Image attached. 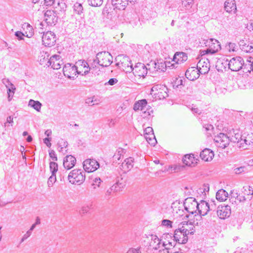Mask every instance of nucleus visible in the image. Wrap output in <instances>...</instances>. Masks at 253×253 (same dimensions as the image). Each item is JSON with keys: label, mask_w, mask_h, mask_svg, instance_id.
Wrapping results in <instances>:
<instances>
[{"label": "nucleus", "mask_w": 253, "mask_h": 253, "mask_svg": "<svg viewBox=\"0 0 253 253\" xmlns=\"http://www.w3.org/2000/svg\"><path fill=\"white\" fill-rule=\"evenodd\" d=\"M152 242L150 244L155 250L161 249L162 247V244L161 240L156 235L152 236Z\"/></svg>", "instance_id": "f704fd0d"}, {"label": "nucleus", "mask_w": 253, "mask_h": 253, "mask_svg": "<svg viewBox=\"0 0 253 253\" xmlns=\"http://www.w3.org/2000/svg\"><path fill=\"white\" fill-rule=\"evenodd\" d=\"M183 163L187 166L194 167L197 164L198 159L193 154H186L182 159Z\"/></svg>", "instance_id": "393cba45"}, {"label": "nucleus", "mask_w": 253, "mask_h": 253, "mask_svg": "<svg viewBox=\"0 0 253 253\" xmlns=\"http://www.w3.org/2000/svg\"><path fill=\"white\" fill-rule=\"evenodd\" d=\"M22 28L24 30H26L25 34L26 37L31 38L33 35V28L29 24L26 23L23 24Z\"/></svg>", "instance_id": "4c0bfd02"}, {"label": "nucleus", "mask_w": 253, "mask_h": 253, "mask_svg": "<svg viewBox=\"0 0 253 253\" xmlns=\"http://www.w3.org/2000/svg\"><path fill=\"white\" fill-rule=\"evenodd\" d=\"M190 218L189 221H183L178 224V227L187 235L193 234L195 232V225L199 224H194V221L196 220L194 217H188Z\"/></svg>", "instance_id": "6e6552de"}, {"label": "nucleus", "mask_w": 253, "mask_h": 253, "mask_svg": "<svg viewBox=\"0 0 253 253\" xmlns=\"http://www.w3.org/2000/svg\"><path fill=\"white\" fill-rule=\"evenodd\" d=\"M198 203L196 199L192 197L187 198L185 200L184 206L186 211L189 213L187 217H193L197 213Z\"/></svg>", "instance_id": "423d86ee"}, {"label": "nucleus", "mask_w": 253, "mask_h": 253, "mask_svg": "<svg viewBox=\"0 0 253 253\" xmlns=\"http://www.w3.org/2000/svg\"><path fill=\"white\" fill-rule=\"evenodd\" d=\"M15 36L17 38L18 40H23V37L26 36L25 34H23L20 31H17L15 33Z\"/></svg>", "instance_id": "5fc2aeb1"}, {"label": "nucleus", "mask_w": 253, "mask_h": 253, "mask_svg": "<svg viewBox=\"0 0 253 253\" xmlns=\"http://www.w3.org/2000/svg\"><path fill=\"white\" fill-rule=\"evenodd\" d=\"M94 98H95V97L93 96L92 98H89L87 99L86 100V103L87 104H91V103H93L94 101H96V99L94 100Z\"/></svg>", "instance_id": "338daca9"}, {"label": "nucleus", "mask_w": 253, "mask_h": 253, "mask_svg": "<svg viewBox=\"0 0 253 253\" xmlns=\"http://www.w3.org/2000/svg\"><path fill=\"white\" fill-rule=\"evenodd\" d=\"M191 110L194 113L199 114L201 113V110L195 106H192L191 108Z\"/></svg>", "instance_id": "69168bd1"}, {"label": "nucleus", "mask_w": 253, "mask_h": 253, "mask_svg": "<svg viewBox=\"0 0 253 253\" xmlns=\"http://www.w3.org/2000/svg\"><path fill=\"white\" fill-rule=\"evenodd\" d=\"M13 123V117L12 116H9L7 117L6 122L4 123V126H7V124H10L12 126Z\"/></svg>", "instance_id": "864d4df0"}, {"label": "nucleus", "mask_w": 253, "mask_h": 253, "mask_svg": "<svg viewBox=\"0 0 253 253\" xmlns=\"http://www.w3.org/2000/svg\"><path fill=\"white\" fill-rule=\"evenodd\" d=\"M226 62L228 64L229 68L233 71H239L244 64L243 59L239 56L233 57L229 61L226 60Z\"/></svg>", "instance_id": "9d476101"}, {"label": "nucleus", "mask_w": 253, "mask_h": 253, "mask_svg": "<svg viewBox=\"0 0 253 253\" xmlns=\"http://www.w3.org/2000/svg\"><path fill=\"white\" fill-rule=\"evenodd\" d=\"M55 0H44L46 5H51L54 2Z\"/></svg>", "instance_id": "774afa93"}, {"label": "nucleus", "mask_w": 253, "mask_h": 253, "mask_svg": "<svg viewBox=\"0 0 253 253\" xmlns=\"http://www.w3.org/2000/svg\"><path fill=\"white\" fill-rule=\"evenodd\" d=\"M176 222L171 221L168 219H163L162 221V225L168 228H172L173 227H175Z\"/></svg>", "instance_id": "79ce46f5"}, {"label": "nucleus", "mask_w": 253, "mask_h": 253, "mask_svg": "<svg viewBox=\"0 0 253 253\" xmlns=\"http://www.w3.org/2000/svg\"><path fill=\"white\" fill-rule=\"evenodd\" d=\"M144 137L147 141L151 145L155 146L157 140L151 127H147L144 130Z\"/></svg>", "instance_id": "4be33fe9"}, {"label": "nucleus", "mask_w": 253, "mask_h": 253, "mask_svg": "<svg viewBox=\"0 0 253 253\" xmlns=\"http://www.w3.org/2000/svg\"><path fill=\"white\" fill-rule=\"evenodd\" d=\"M147 68L144 64L141 63H137L134 66L132 67L133 73L135 76L139 77H144L147 73Z\"/></svg>", "instance_id": "6ab92c4d"}, {"label": "nucleus", "mask_w": 253, "mask_h": 253, "mask_svg": "<svg viewBox=\"0 0 253 253\" xmlns=\"http://www.w3.org/2000/svg\"><path fill=\"white\" fill-rule=\"evenodd\" d=\"M174 242L172 243L169 241L163 242L162 248H164V249L160 250V253H171L169 250L171 247L174 246Z\"/></svg>", "instance_id": "c9c22d12"}, {"label": "nucleus", "mask_w": 253, "mask_h": 253, "mask_svg": "<svg viewBox=\"0 0 253 253\" xmlns=\"http://www.w3.org/2000/svg\"><path fill=\"white\" fill-rule=\"evenodd\" d=\"M242 49L246 52L251 53L253 52V42L242 45Z\"/></svg>", "instance_id": "49530a36"}, {"label": "nucleus", "mask_w": 253, "mask_h": 253, "mask_svg": "<svg viewBox=\"0 0 253 253\" xmlns=\"http://www.w3.org/2000/svg\"><path fill=\"white\" fill-rule=\"evenodd\" d=\"M228 193L223 189L219 190L216 194V199L220 202L224 201L228 197Z\"/></svg>", "instance_id": "e433bc0d"}, {"label": "nucleus", "mask_w": 253, "mask_h": 253, "mask_svg": "<svg viewBox=\"0 0 253 253\" xmlns=\"http://www.w3.org/2000/svg\"><path fill=\"white\" fill-rule=\"evenodd\" d=\"M201 43L202 45L204 44L205 46L208 47L210 54H211L215 53L221 48L219 42L213 39L204 40Z\"/></svg>", "instance_id": "9b49d317"}, {"label": "nucleus", "mask_w": 253, "mask_h": 253, "mask_svg": "<svg viewBox=\"0 0 253 253\" xmlns=\"http://www.w3.org/2000/svg\"><path fill=\"white\" fill-rule=\"evenodd\" d=\"M245 66L250 67L251 70L253 71V58H251L250 60H248Z\"/></svg>", "instance_id": "13d9d810"}, {"label": "nucleus", "mask_w": 253, "mask_h": 253, "mask_svg": "<svg viewBox=\"0 0 253 253\" xmlns=\"http://www.w3.org/2000/svg\"><path fill=\"white\" fill-rule=\"evenodd\" d=\"M91 205H87L84 206L81 209V210L80 211V213L82 215L87 213L88 212V211L91 209Z\"/></svg>", "instance_id": "09e8293b"}, {"label": "nucleus", "mask_w": 253, "mask_h": 253, "mask_svg": "<svg viewBox=\"0 0 253 253\" xmlns=\"http://www.w3.org/2000/svg\"><path fill=\"white\" fill-rule=\"evenodd\" d=\"M199 72L198 69L194 67H191L188 69L185 72V76L187 78L192 81L197 79L199 76Z\"/></svg>", "instance_id": "7c9ffc66"}, {"label": "nucleus", "mask_w": 253, "mask_h": 253, "mask_svg": "<svg viewBox=\"0 0 253 253\" xmlns=\"http://www.w3.org/2000/svg\"><path fill=\"white\" fill-rule=\"evenodd\" d=\"M68 178L71 184L80 185L85 180V173L81 169H74L70 172Z\"/></svg>", "instance_id": "7ed1b4c3"}, {"label": "nucleus", "mask_w": 253, "mask_h": 253, "mask_svg": "<svg viewBox=\"0 0 253 253\" xmlns=\"http://www.w3.org/2000/svg\"><path fill=\"white\" fill-rule=\"evenodd\" d=\"M214 141L217 147L225 148L229 144V137L223 133H220L215 136Z\"/></svg>", "instance_id": "ddd939ff"}, {"label": "nucleus", "mask_w": 253, "mask_h": 253, "mask_svg": "<svg viewBox=\"0 0 253 253\" xmlns=\"http://www.w3.org/2000/svg\"><path fill=\"white\" fill-rule=\"evenodd\" d=\"M28 106L33 108L37 111L40 112L42 107V104L38 101L30 99L29 101Z\"/></svg>", "instance_id": "ea45409f"}, {"label": "nucleus", "mask_w": 253, "mask_h": 253, "mask_svg": "<svg viewBox=\"0 0 253 253\" xmlns=\"http://www.w3.org/2000/svg\"><path fill=\"white\" fill-rule=\"evenodd\" d=\"M246 168L245 167H240L234 169V172L237 174H241L245 171Z\"/></svg>", "instance_id": "603ef678"}, {"label": "nucleus", "mask_w": 253, "mask_h": 253, "mask_svg": "<svg viewBox=\"0 0 253 253\" xmlns=\"http://www.w3.org/2000/svg\"><path fill=\"white\" fill-rule=\"evenodd\" d=\"M51 140V138L49 137L45 138L43 139V142L48 147H50L51 146V144L50 143Z\"/></svg>", "instance_id": "680f3d73"}, {"label": "nucleus", "mask_w": 253, "mask_h": 253, "mask_svg": "<svg viewBox=\"0 0 253 253\" xmlns=\"http://www.w3.org/2000/svg\"><path fill=\"white\" fill-rule=\"evenodd\" d=\"M5 86L7 88V91L12 92V97L15 93L16 87L8 80L5 81Z\"/></svg>", "instance_id": "37998d69"}, {"label": "nucleus", "mask_w": 253, "mask_h": 253, "mask_svg": "<svg viewBox=\"0 0 253 253\" xmlns=\"http://www.w3.org/2000/svg\"><path fill=\"white\" fill-rule=\"evenodd\" d=\"M243 133L239 131L237 132H234V134L231 137V140L234 143H237L238 147L239 145V142L241 141L242 136H243Z\"/></svg>", "instance_id": "58836bf2"}, {"label": "nucleus", "mask_w": 253, "mask_h": 253, "mask_svg": "<svg viewBox=\"0 0 253 253\" xmlns=\"http://www.w3.org/2000/svg\"><path fill=\"white\" fill-rule=\"evenodd\" d=\"M49 169L51 173V175L49 177L47 181V186L51 187L56 181L55 173L58 170V165L54 162H51L49 164Z\"/></svg>", "instance_id": "a211bd4d"}, {"label": "nucleus", "mask_w": 253, "mask_h": 253, "mask_svg": "<svg viewBox=\"0 0 253 253\" xmlns=\"http://www.w3.org/2000/svg\"><path fill=\"white\" fill-rule=\"evenodd\" d=\"M32 232L29 230L27 231V232L23 236L21 239V242H24L25 240H26L28 238H29L32 234Z\"/></svg>", "instance_id": "6e6d98bb"}, {"label": "nucleus", "mask_w": 253, "mask_h": 253, "mask_svg": "<svg viewBox=\"0 0 253 253\" xmlns=\"http://www.w3.org/2000/svg\"><path fill=\"white\" fill-rule=\"evenodd\" d=\"M207 54H210L209 48H208L206 50H200V55L201 56H203Z\"/></svg>", "instance_id": "0e129e2a"}, {"label": "nucleus", "mask_w": 253, "mask_h": 253, "mask_svg": "<svg viewBox=\"0 0 253 253\" xmlns=\"http://www.w3.org/2000/svg\"><path fill=\"white\" fill-rule=\"evenodd\" d=\"M56 40V36L51 31H48L44 33L42 37L43 44L46 46H51L54 45Z\"/></svg>", "instance_id": "2eb2a0df"}, {"label": "nucleus", "mask_w": 253, "mask_h": 253, "mask_svg": "<svg viewBox=\"0 0 253 253\" xmlns=\"http://www.w3.org/2000/svg\"><path fill=\"white\" fill-rule=\"evenodd\" d=\"M76 163V159L72 155H68L63 161V166L65 169H70L73 168Z\"/></svg>", "instance_id": "cd10ccee"}, {"label": "nucleus", "mask_w": 253, "mask_h": 253, "mask_svg": "<svg viewBox=\"0 0 253 253\" xmlns=\"http://www.w3.org/2000/svg\"><path fill=\"white\" fill-rule=\"evenodd\" d=\"M226 48L230 52H234L237 51V46L235 43L229 42L226 45Z\"/></svg>", "instance_id": "de8ad7c7"}, {"label": "nucleus", "mask_w": 253, "mask_h": 253, "mask_svg": "<svg viewBox=\"0 0 253 253\" xmlns=\"http://www.w3.org/2000/svg\"><path fill=\"white\" fill-rule=\"evenodd\" d=\"M217 216L221 219L229 217L231 214V209L228 205L218 206L216 211Z\"/></svg>", "instance_id": "5701e85b"}, {"label": "nucleus", "mask_w": 253, "mask_h": 253, "mask_svg": "<svg viewBox=\"0 0 253 253\" xmlns=\"http://www.w3.org/2000/svg\"><path fill=\"white\" fill-rule=\"evenodd\" d=\"M74 13L81 15L84 12V8L82 4L79 2H76L73 6Z\"/></svg>", "instance_id": "a19ab883"}, {"label": "nucleus", "mask_w": 253, "mask_h": 253, "mask_svg": "<svg viewBox=\"0 0 253 253\" xmlns=\"http://www.w3.org/2000/svg\"><path fill=\"white\" fill-rule=\"evenodd\" d=\"M126 253H141V252L140 251V249H133L131 248L129 249Z\"/></svg>", "instance_id": "e2e57ef3"}, {"label": "nucleus", "mask_w": 253, "mask_h": 253, "mask_svg": "<svg viewBox=\"0 0 253 253\" xmlns=\"http://www.w3.org/2000/svg\"><path fill=\"white\" fill-rule=\"evenodd\" d=\"M193 2V0H182V4L186 8H189L191 7Z\"/></svg>", "instance_id": "8fccbe9b"}, {"label": "nucleus", "mask_w": 253, "mask_h": 253, "mask_svg": "<svg viewBox=\"0 0 253 253\" xmlns=\"http://www.w3.org/2000/svg\"><path fill=\"white\" fill-rule=\"evenodd\" d=\"M116 65L121 70L130 73L132 71V64L128 56L121 54L117 56L115 59Z\"/></svg>", "instance_id": "39448f33"}, {"label": "nucleus", "mask_w": 253, "mask_h": 253, "mask_svg": "<svg viewBox=\"0 0 253 253\" xmlns=\"http://www.w3.org/2000/svg\"><path fill=\"white\" fill-rule=\"evenodd\" d=\"M133 109L135 112H140L143 114V117H148L153 112L151 107L147 104V101L146 99L139 100L135 102Z\"/></svg>", "instance_id": "20e7f679"}, {"label": "nucleus", "mask_w": 253, "mask_h": 253, "mask_svg": "<svg viewBox=\"0 0 253 253\" xmlns=\"http://www.w3.org/2000/svg\"><path fill=\"white\" fill-rule=\"evenodd\" d=\"M188 235L178 227V228L174 231L173 238L174 240L178 243L185 244L188 241Z\"/></svg>", "instance_id": "aec40b11"}, {"label": "nucleus", "mask_w": 253, "mask_h": 253, "mask_svg": "<svg viewBox=\"0 0 253 253\" xmlns=\"http://www.w3.org/2000/svg\"><path fill=\"white\" fill-rule=\"evenodd\" d=\"M168 88L164 85L157 84L154 85L151 89L150 94L158 99H163L168 96Z\"/></svg>", "instance_id": "0eeeda50"}, {"label": "nucleus", "mask_w": 253, "mask_h": 253, "mask_svg": "<svg viewBox=\"0 0 253 253\" xmlns=\"http://www.w3.org/2000/svg\"><path fill=\"white\" fill-rule=\"evenodd\" d=\"M76 67L78 74L86 75L87 74L91 68H94L93 63H92L90 67L89 66L88 63L84 60H80L76 62Z\"/></svg>", "instance_id": "f8f14e48"}, {"label": "nucleus", "mask_w": 253, "mask_h": 253, "mask_svg": "<svg viewBox=\"0 0 253 253\" xmlns=\"http://www.w3.org/2000/svg\"><path fill=\"white\" fill-rule=\"evenodd\" d=\"M224 10L228 13L235 12L237 9L236 4L234 0H226L224 2Z\"/></svg>", "instance_id": "2f4dec72"}, {"label": "nucleus", "mask_w": 253, "mask_h": 253, "mask_svg": "<svg viewBox=\"0 0 253 253\" xmlns=\"http://www.w3.org/2000/svg\"><path fill=\"white\" fill-rule=\"evenodd\" d=\"M133 159L131 157L126 159L122 163V169L124 171H129L133 166Z\"/></svg>", "instance_id": "72a5a7b5"}, {"label": "nucleus", "mask_w": 253, "mask_h": 253, "mask_svg": "<svg viewBox=\"0 0 253 253\" xmlns=\"http://www.w3.org/2000/svg\"><path fill=\"white\" fill-rule=\"evenodd\" d=\"M188 59L187 55L183 52H179L175 53L172 61L177 64L184 63Z\"/></svg>", "instance_id": "c756f323"}, {"label": "nucleus", "mask_w": 253, "mask_h": 253, "mask_svg": "<svg viewBox=\"0 0 253 253\" xmlns=\"http://www.w3.org/2000/svg\"><path fill=\"white\" fill-rule=\"evenodd\" d=\"M149 67V70H151L153 72L156 71H163L166 70L167 65L163 62H156L155 61H151L147 65Z\"/></svg>", "instance_id": "b1692460"}, {"label": "nucleus", "mask_w": 253, "mask_h": 253, "mask_svg": "<svg viewBox=\"0 0 253 253\" xmlns=\"http://www.w3.org/2000/svg\"><path fill=\"white\" fill-rule=\"evenodd\" d=\"M250 186H244L243 187L242 192L244 194L249 195L251 193Z\"/></svg>", "instance_id": "052dcab7"}, {"label": "nucleus", "mask_w": 253, "mask_h": 253, "mask_svg": "<svg viewBox=\"0 0 253 253\" xmlns=\"http://www.w3.org/2000/svg\"><path fill=\"white\" fill-rule=\"evenodd\" d=\"M47 63H48L47 67L51 66L54 70L60 69L63 63L62 60L60 59V56L56 54L51 56Z\"/></svg>", "instance_id": "412c9836"}, {"label": "nucleus", "mask_w": 253, "mask_h": 253, "mask_svg": "<svg viewBox=\"0 0 253 253\" xmlns=\"http://www.w3.org/2000/svg\"><path fill=\"white\" fill-rule=\"evenodd\" d=\"M200 156L203 160L209 162L212 160L214 157V153L211 149L206 148L201 152Z\"/></svg>", "instance_id": "c85d7f7f"}, {"label": "nucleus", "mask_w": 253, "mask_h": 253, "mask_svg": "<svg viewBox=\"0 0 253 253\" xmlns=\"http://www.w3.org/2000/svg\"><path fill=\"white\" fill-rule=\"evenodd\" d=\"M44 20L48 25L55 24L57 18L52 10H47L44 13Z\"/></svg>", "instance_id": "bb28decb"}, {"label": "nucleus", "mask_w": 253, "mask_h": 253, "mask_svg": "<svg viewBox=\"0 0 253 253\" xmlns=\"http://www.w3.org/2000/svg\"><path fill=\"white\" fill-rule=\"evenodd\" d=\"M253 146V133L244 132L239 148L243 150L250 149Z\"/></svg>", "instance_id": "1a4fd4ad"}, {"label": "nucleus", "mask_w": 253, "mask_h": 253, "mask_svg": "<svg viewBox=\"0 0 253 253\" xmlns=\"http://www.w3.org/2000/svg\"><path fill=\"white\" fill-rule=\"evenodd\" d=\"M103 0H87L88 4L93 7L100 6L103 3Z\"/></svg>", "instance_id": "a18cd8bd"}, {"label": "nucleus", "mask_w": 253, "mask_h": 253, "mask_svg": "<svg viewBox=\"0 0 253 253\" xmlns=\"http://www.w3.org/2000/svg\"><path fill=\"white\" fill-rule=\"evenodd\" d=\"M136 0H112V4L114 9L124 10L128 3L135 2Z\"/></svg>", "instance_id": "a878e982"}, {"label": "nucleus", "mask_w": 253, "mask_h": 253, "mask_svg": "<svg viewBox=\"0 0 253 253\" xmlns=\"http://www.w3.org/2000/svg\"><path fill=\"white\" fill-rule=\"evenodd\" d=\"M124 154V150L122 148H119L117 150L116 152L113 156V160L114 161H120L122 157L123 158V155Z\"/></svg>", "instance_id": "c03bdc74"}, {"label": "nucleus", "mask_w": 253, "mask_h": 253, "mask_svg": "<svg viewBox=\"0 0 253 253\" xmlns=\"http://www.w3.org/2000/svg\"><path fill=\"white\" fill-rule=\"evenodd\" d=\"M216 209V204L215 201H211L210 202H207L202 200L198 203L197 207V211L196 214H194L193 217L196 219L194 220V224H201L202 222V216L207 215L209 211L213 212Z\"/></svg>", "instance_id": "f257e3e1"}, {"label": "nucleus", "mask_w": 253, "mask_h": 253, "mask_svg": "<svg viewBox=\"0 0 253 253\" xmlns=\"http://www.w3.org/2000/svg\"><path fill=\"white\" fill-rule=\"evenodd\" d=\"M101 182V180L100 178L96 177L93 179L92 185L99 187Z\"/></svg>", "instance_id": "4d7b16f0"}, {"label": "nucleus", "mask_w": 253, "mask_h": 253, "mask_svg": "<svg viewBox=\"0 0 253 253\" xmlns=\"http://www.w3.org/2000/svg\"><path fill=\"white\" fill-rule=\"evenodd\" d=\"M118 81L117 79L111 78L108 81V82L105 83L104 84V85H113L115 84H117L118 83Z\"/></svg>", "instance_id": "3c124183"}, {"label": "nucleus", "mask_w": 253, "mask_h": 253, "mask_svg": "<svg viewBox=\"0 0 253 253\" xmlns=\"http://www.w3.org/2000/svg\"><path fill=\"white\" fill-rule=\"evenodd\" d=\"M113 62V57L111 54L107 51H102L98 53L93 59V64L94 67H96L95 64H97L102 67H108Z\"/></svg>", "instance_id": "f03ea898"}, {"label": "nucleus", "mask_w": 253, "mask_h": 253, "mask_svg": "<svg viewBox=\"0 0 253 253\" xmlns=\"http://www.w3.org/2000/svg\"><path fill=\"white\" fill-rule=\"evenodd\" d=\"M49 155L53 161H56L57 160L56 155L53 150H52L50 152H49Z\"/></svg>", "instance_id": "bf43d9fd"}, {"label": "nucleus", "mask_w": 253, "mask_h": 253, "mask_svg": "<svg viewBox=\"0 0 253 253\" xmlns=\"http://www.w3.org/2000/svg\"><path fill=\"white\" fill-rule=\"evenodd\" d=\"M83 167L85 171L91 172L99 168V164L95 160L87 159L84 162Z\"/></svg>", "instance_id": "f3484780"}, {"label": "nucleus", "mask_w": 253, "mask_h": 253, "mask_svg": "<svg viewBox=\"0 0 253 253\" xmlns=\"http://www.w3.org/2000/svg\"><path fill=\"white\" fill-rule=\"evenodd\" d=\"M49 54L47 51H42L40 52L39 56L38 61L41 65L47 66V63L49 60Z\"/></svg>", "instance_id": "473e14b6"}, {"label": "nucleus", "mask_w": 253, "mask_h": 253, "mask_svg": "<svg viewBox=\"0 0 253 253\" xmlns=\"http://www.w3.org/2000/svg\"><path fill=\"white\" fill-rule=\"evenodd\" d=\"M63 74L65 76L70 79H74L78 74L76 65L67 63L63 68Z\"/></svg>", "instance_id": "4468645a"}, {"label": "nucleus", "mask_w": 253, "mask_h": 253, "mask_svg": "<svg viewBox=\"0 0 253 253\" xmlns=\"http://www.w3.org/2000/svg\"><path fill=\"white\" fill-rule=\"evenodd\" d=\"M197 67L200 74L204 75L208 73L210 68V63L209 59L202 57L197 63Z\"/></svg>", "instance_id": "dca6fc26"}]
</instances>
